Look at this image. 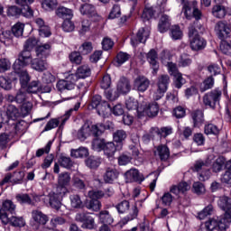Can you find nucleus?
Wrapping results in <instances>:
<instances>
[{
  "label": "nucleus",
  "instance_id": "9d476101",
  "mask_svg": "<svg viewBox=\"0 0 231 231\" xmlns=\"http://www.w3.org/2000/svg\"><path fill=\"white\" fill-rule=\"evenodd\" d=\"M188 5L189 6V10L188 11V15H189V18L187 17L185 14L186 19H192V17L195 19V22L190 24V26H195V29L201 28V24L198 21L203 17V14L200 10L198 9V2L193 1L191 4L188 2Z\"/></svg>",
  "mask_w": 231,
  "mask_h": 231
},
{
  "label": "nucleus",
  "instance_id": "6e6552de",
  "mask_svg": "<svg viewBox=\"0 0 231 231\" xmlns=\"http://www.w3.org/2000/svg\"><path fill=\"white\" fill-rule=\"evenodd\" d=\"M171 83V78L167 74H163L158 77L157 79V91L154 94V99L160 100L167 92L169 84Z\"/></svg>",
  "mask_w": 231,
  "mask_h": 231
},
{
  "label": "nucleus",
  "instance_id": "2eb2a0df",
  "mask_svg": "<svg viewBox=\"0 0 231 231\" xmlns=\"http://www.w3.org/2000/svg\"><path fill=\"white\" fill-rule=\"evenodd\" d=\"M134 86L137 91L144 93V91H147V89H149V86H151V80H149V79L144 76H138L134 79Z\"/></svg>",
  "mask_w": 231,
  "mask_h": 231
},
{
  "label": "nucleus",
  "instance_id": "7c9ffc66",
  "mask_svg": "<svg viewBox=\"0 0 231 231\" xmlns=\"http://www.w3.org/2000/svg\"><path fill=\"white\" fill-rule=\"evenodd\" d=\"M62 198L53 194H49V203L51 208H55V210H59L60 207L62 206Z\"/></svg>",
  "mask_w": 231,
  "mask_h": 231
},
{
  "label": "nucleus",
  "instance_id": "5701e85b",
  "mask_svg": "<svg viewBox=\"0 0 231 231\" xmlns=\"http://www.w3.org/2000/svg\"><path fill=\"white\" fill-rule=\"evenodd\" d=\"M154 154L160 158L161 162H167L171 157V151L167 145L161 144L156 147Z\"/></svg>",
  "mask_w": 231,
  "mask_h": 231
},
{
  "label": "nucleus",
  "instance_id": "2f4dec72",
  "mask_svg": "<svg viewBox=\"0 0 231 231\" xmlns=\"http://www.w3.org/2000/svg\"><path fill=\"white\" fill-rule=\"evenodd\" d=\"M95 138L92 141V149L93 151H97V152H100V151H104V147H106V139L100 138L99 136H94Z\"/></svg>",
  "mask_w": 231,
  "mask_h": 231
},
{
  "label": "nucleus",
  "instance_id": "3c124183",
  "mask_svg": "<svg viewBox=\"0 0 231 231\" xmlns=\"http://www.w3.org/2000/svg\"><path fill=\"white\" fill-rule=\"evenodd\" d=\"M28 92L26 90L21 88L17 91L15 95V102L16 104H24L26 100H28Z\"/></svg>",
  "mask_w": 231,
  "mask_h": 231
},
{
  "label": "nucleus",
  "instance_id": "412c9836",
  "mask_svg": "<svg viewBox=\"0 0 231 231\" xmlns=\"http://www.w3.org/2000/svg\"><path fill=\"white\" fill-rule=\"evenodd\" d=\"M120 172L115 168H106L105 174L103 175V180L105 183H115L118 180Z\"/></svg>",
  "mask_w": 231,
  "mask_h": 231
},
{
  "label": "nucleus",
  "instance_id": "ea45409f",
  "mask_svg": "<svg viewBox=\"0 0 231 231\" xmlns=\"http://www.w3.org/2000/svg\"><path fill=\"white\" fill-rule=\"evenodd\" d=\"M16 200L20 205H35V202H33L30 195L26 193L16 195Z\"/></svg>",
  "mask_w": 231,
  "mask_h": 231
},
{
  "label": "nucleus",
  "instance_id": "393cba45",
  "mask_svg": "<svg viewBox=\"0 0 231 231\" xmlns=\"http://www.w3.org/2000/svg\"><path fill=\"white\" fill-rule=\"evenodd\" d=\"M149 31L145 30L144 28L139 29L136 34V39H131L132 46H136L138 44V42L145 43L147 39H149Z\"/></svg>",
  "mask_w": 231,
  "mask_h": 231
},
{
  "label": "nucleus",
  "instance_id": "423d86ee",
  "mask_svg": "<svg viewBox=\"0 0 231 231\" xmlns=\"http://www.w3.org/2000/svg\"><path fill=\"white\" fill-rule=\"evenodd\" d=\"M159 111L160 106H158V103H149L147 99L143 100L138 108V113L141 115H147V116H156Z\"/></svg>",
  "mask_w": 231,
  "mask_h": 231
},
{
  "label": "nucleus",
  "instance_id": "f3484780",
  "mask_svg": "<svg viewBox=\"0 0 231 231\" xmlns=\"http://www.w3.org/2000/svg\"><path fill=\"white\" fill-rule=\"evenodd\" d=\"M31 68L35 69V71H39L40 73L42 71H46L48 69V61L43 58H35L31 60Z\"/></svg>",
  "mask_w": 231,
  "mask_h": 231
},
{
  "label": "nucleus",
  "instance_id": "4d7b16f0",
  "mask_svg": "<svg viewBox=\"0 0 231 231\" xmlns=\"http://www.w3.org/2000/svg\"><path fill=\"white\" fill-rule=\"evenodd\" d=\"M42 6L47 12H51L57 8V0H42Z\"/></svg>",
  "mask_w": 231,
  "mask_h": 231
},
{
  "label": "nucleus",
  "instance_id": "20e7f679",
  "mask_svg": "<svg viewBox=\"0 0 231 231\" xmlns=\"http://www.w3.org/2000/svg\"><path fill=\"white\" fill-rule=\"evenodd\" d=\"M188 35L189 38L190 48L193 51H199V50H204L205 46H207V41L199 36L196 26L189 25Z\"/></svg>",
  "mask_w": 231,
  "mask_h": 231
},
{
  "label": "nucleus",
  "instance_id": "c756f323",
  "mask_svg": "<svg viewBox=\"0 0 231 231\" xmlns=\"http://www.w3.org/2000/svg\"><path fill=\"white\" fill-rule=\"evenodd\" d=\"M215 79L214 77L208 76L207 77L203 82L200 84L199 91L200 93H205V91H208V89H212L214 88Z\"/></svg>",
  "mask_w": 231,
  "mask_h": 231
},
{
  "label": "nucleus",
  "instance_id": "a211bd4d",
  "mask_svg": "<svg viewBox=\"0 0 231 231\" xmlns=\"http://www.w3.org/2000/svg\"><path fill=\"white\" fill-rule=\"evenodd\" d=\"M122 147H123L122 143L115 144V143H113V142L106 143L105 144V147L103 148L104 154L107 158H113V156H115V153L116 152V151H121Z\"/></svg>",
  "mask_w": 231,
  "mask_h": 231
},
{
  "label": "nucleus",
  "instance_id": "338daca9",
  "mask_svg": "<svg viewBox=\"0 0 231 231\" xmlns=\"http://www.w3.org/2000/svg\"><path fill=\"white\" fill-rule=\"evenodd\" d=\"M12 177L13 180H11V183H13V185L23 183V180H24V171H14Z\"/></svg>",
  "mask_w": 231,
  "mask_h": 231
},
{
  "label": "nucleus",
  "instance_id": "f257e3e1",
  "mask_svg": "<svg viewBox=\"0 0 231 231\" xmlns=\"http://www.w3.org/2000/svg\"><path fill=\"white\" fill-rule=\"evenodd\" d=\"M217 205L221 210H224L225 214L220 217H215L206 222L205 226L207 230L214 231H225L231 223V199L224 196L220 197Z\"/></svg>",
  "mask_w": 231,
  "mask_h": 231
},
{
  "label": "nucleus",
  "instance_id": "79ce46f5",
  "mask_svg": "<svg viewBox=\"0 0 231 231\" xmlns=\"http://www.w3.org/2000/svg\"><path fill=\"white\" fill-rule=\"evenodd\" d=\"M69 200L72 208H82L84 207V203L82 202V199H80L79 195H70Z\"/></svg>",
  "mask_w": 231,
  "mask_h": 231
},
{
  "label": "nucleus",
  "instance_id": "f03ea898",
  "mask_svg": "<svg viewBox=\"0 0 231 231\" xmlns=\"http://www.w3.org/2000/svg\"><path fill=\"white\" fill-rule=\"evenodd\" d=\"M91 75V68L88 65H81L78 68L76 74H69L66 79L58 81L56 88L58 91H71L75 89V82L77 79H87Z\"/></svg>",
  "mask_w": 231,
  "mask_h": 231
},
{
  "label": "nucleus",
  "instance_id": "dca6fc26",
  "mask_svg": "<svg viewBox=\"0 0 231 231\" xmlns=\"http://www.w3.org/2000/svg\"><path fill=\"white\" fill-rule=\"evenodd\" d=\"M116 91L119 95H127L131 91V81L125 77H122L117 82Z\"/></svg>",
  "mask_w": 231,
  "mask_h": 231
},
{
  "label": "nucleus",
  "instance_id": "0e129e2a",
  "mask_svg": "<svg viewBox=\"0 0 231 231\" xmlns=\"http://www.w3.org/2000/svg\"><path fill=\"white\" fill-rule=\"evenodd\" d=\"M38 43H39V40H37V38L30 37L25 41L23 49L28 50L29 51H32V50H33Z\"/></svg>",
  "mask_w": 231,
  "mask_h": 231
},
{
  "label": "nucleus",
  "instance_id": "aec40b11",
  "mask_svg": "<svg viewBox=\"0 0 231 231\" xmlns=\"http://www.w3.org/2000/svg\"><path fill=\"white\" fill-rule=\"evenodd\" d=\"M79 12L81 15H86L87 17L93 18L98 15L97 13V8L91 4H83L79 7Z\"/></svg>",
  "mask_w": 231,
  "mask_h": 231
},
{
  "label": "nucleus",
  "instance_id": "680f3d73",
  "mask_svg": "<svg viewBox=\"0 0 231 231\" xmlns=\"http://www.w3.org/2000/svg\"><path fill=\"white\" fill-rule=\"evenodd\" d=\"M125 106L128 111H137L138 113V109H140V106H138V101H136L133 97H129L128 99H126Z\"/></svg>",
  "mask_w": 231,
  "mask_h": 231
},
{
  "label": "nucleus",
  "instance_id": "c9c22d12",
  "mask_svg": "<svg viewBox=\"0 0 231 231\" xmlns=\"http://www.w3.org/2000/svg\"><path fill=\"white\" fill-rule=\"evenodd\" d=\"M152 133H155L158 136H162L163 138H167L169 134H172V127L171 126H164L161 129L158 127H152Z\"/></svg>",
  "mask_w": 231,
  "mask_h": 231
},
{
  "label": "nucleus",
  "instance_id": "052dcab7",
  "mask_svg": "<svg viewBox=\"0 0 231 231\" xmlns=\"http://www.w3.org/2000/svg\"><path fill=\"white\" fill-rule=\"evenodd\" d=\"M204 133L205 134H214L217 136V134H219V128L214 124H208L204 127Z\"/></svg>",
  "mask_w": 231,
  "mask_h": 231
},
{
  "label": "nucleus",
  "instance_id": "864d4df0",
  "mask_svg": "<svg viewBox=\"0 0 231 231\" xmlns=\"http://www.w3.org/2000/svg\"><path fill=\"white\" fill-rule=\"evenodd\" d=\"M24 32V23H17L12 27V33L14 37H23Z\"/></svg>",
  "mask_w": 231,
  "mask_h": 231
},
{
  "label": "nucleus",
  "instance_id": "4be33fe9",
  "mask_svg": "<svg viewBox=\"0 0 231 231\" xmlns=\"http://www.w3.org/2000/svg\"><path fill=\"white\" fill-rule=\"evenodd\" d=\"M36 57L40 59H48L50 57V53L51 52V45L50 43H44L42 45H39L35 49Z\"/></svg>",
  "mask_w": 231,
  "mask_h": 231
},
{
  "label": "nucleus",
  "instance_id": "13d9d810",
  "mask_svg": "<svg viewBox=\"0 0 231 231\" xmlns=\"http://www.w3.org/2000/svg\"><path fill=\"white\" fill-rule=\"evenodd\" d=\"M171 37L173 39V41H178L183 37V32H181V29L178 25H173L171 28Z\"/></svg>",
  "mask_w": 231,
  "mask_h": 231
},
{
  "label": "nucleus",
  "instance_id": "72a5a7b5",
  "mask_svg": "<svg viewBox=\"0 0 231 231\" xmlns=\"http://www.w3.org/2000/svg\"><path fill=\"white\" fill-rule=\"evenodd\" d=\"M96 109H97L99 116H107L111 113V105L104 100Z\"/></svg>",
  "mask_w": 231,
  "mask_h": 231
},
{
  "label": "nucleus",
  "instance_id": "4c0bfd02",
  "mask_svg": "<svg viewBox=\"0 0 231 231\" xmlns=\"http://www.w3.org/2000/svg\"><path fill=\"white\" fill-rule=\"evenodd\" d=\"M70 156L72 158H86L89 156V152L88 151V148L80 147L76 150H71Z\"/></svg>",
  "mask_w": 231,
  "mask_h": 231
},
{
  "label": "nucleus",
  "instance_id": "473e14b6",
  "mask_svg": "<svg viewBox=\"0 0 231 231\" xmlns=\"http://www.w3.org/2000/svg\"><path fill=\"white\" fill-rule=\"evenodd\" d=\"M210 163H212L210 162L209 159H206V160H199L196 161L194 167H193V171L195 172H201L202 171H205L207 168L210 167Z\"/></svg>",
  "mask_w": 231,
  "mask_h": 231
},
{
  "label": "nucleus",
  "instance_id": "e2e57ef3",
  "mask_svg": "<svg viewBox=\"0 0 231 231\" xmlns=\"http://www.w3.org/2000/svg\"><path fill=\"white\" fill-rule=\"evenodd\" d=\"M9 223H11V225L13 226H24V225H26V222L24 221V218L23 217H9Z\"/></svg>",
  "mask_w": 231,
  "mask_h": 231
},
{
  "label": "nucleus",
  "instance_id": "a18cd8bd",
  "mask_svg": "<svg viewBox=\"0 0 231 231\" xmlns=\"http://www.w3.org/2000/svg\"><path fill=\"white\" fill-rule=\"evenodd\" d=\"M28 129V123L25 121H19L16 123L14 126L15 134H18V136H23L24 133H26V130Z\"/></svg>",
  "mask_w": 231,
  "mask_h": 231
},
{
  "label": "nucleus",
  "instance_id": "49530a36",
  "mask_svg": "<svg viewBox=\"0 0 231 231\" xmlns=\"http://www.w3.org/2000/svg\"><path fill=\"white\" fill-rule=\"evenodd\" d=\"M102 208V203L100 200L91 199L88 202L86 203V208L88 210H93L94 212H98Z\"/></svg>",
  "mask_w": 231,
  "mask_h": 231
},
{
  "label": "nucleus",
  "instance_id": "c03bdc74",
  "mask_svg": "<svg viewBox=\"0 0 231 231\" xmlns=\"http://www.w3.org/2000/svg\"><path fill=\"white\" fill-rule=\"evenodd\" d=\"M113 138L116 145H120L127 138V133L125 130H117L113 134Z\"/></svg>",
  "mask_w": 231,
  "mask_h": 231
},
{
  "label": "nucleus",
  "instance_id": "6e6d98bb",
  "mask_svg": "<svg viewBox=\"0 0 231 231\" xmlns=\"http://www.w3.org/2000/svg\"><path fill=\"white\" fill-rule=\"evenodd\" d=\"M192 64V59L187 53H183L180 56L179 66L180 68H187Z\"/></svg>",
  "mask_w": 231,
  "mask_h": 231
},
{
  "label": "nucleus",
  "instance_id": "f8f14e48",
  "mask_svg": "<svg viewBox=\"0 0 231 231\" xmlns=\"http://www.w3.org/2000/svg\"><path fill=\"white\" fill-rule=\"evenodd\" d=\"M8 17H19V15H23V17H33V10L30 6L19 8L17 5H11L7 9Z\"/></svg>",
  "mask_w": 231,
  "mask_h": 231
},
{
  "label": "nucleus",
  "instance_id": "58836bf2",
  "mask_svg": "<svg viewBox=\"0 0 231 231\" xmlns=\"http://www.w3.org/2000/svg\"><path fill=\"white\" fill-rule=\"evenodd\" d=\"M6 116L11 120H17L21 116V113H19V109L15 106L9 105L6 108Z\"/></svg>",
  "mask_w": 231,
  "mask_h": 231
},
{
  "label": "nucleus",
  "instance_id": "bf43d9fd",
  "mask_svg": "<svg viewBox=\"0 0 231 231\" xmlns=\"http://www.w3.org/2000/svg\"><path fill=\"white\" fill-rule=\"evenodd\" d=\"M18 59L23 60V62H32L33 60L32 59V51H28L27 49H23L19 54H18Z\"/></svg>",
  "mask_w": 231,
  "mask_h": 231
},
{
  "label": "nucleus",
  "instance_id": "7ed1b4c3",
  "mask_svg": "<svg viewBox=\"0 0 231 231\" xmlns=\"http://www.w3.org/2000/svg\"><path fill=\"white\" fill-rule=\"evenodd\" d=\"M115 125L112 122H106V125L97 123L96 125H89V124H84L82 127L78 131V138L80 142H85L89 136H102L106 129H113Z\"/></svg>",
  "mask_w": 231,
  "mask_h": 231
},
{
  "label": "nucleus",
  "instance_id": "4468645a",
  "mask_svg": "<svg viewBox=\"0 0 231 231\" xmlns=\"http://www.w3.org/2000/svg\"><path fill=\"white\" fill-rule=\"evenodd\" d=\"M125 177L128 183H133V181L142 183V181L145 180L143 174L140 173V171L137 169H130L125 173Z\"/></svg>",
  "mask_w": 231,
  "mask_h": 231
},
{
  "label": "nucleus",
  "instance_id": "1a4fd4ad",
  "mask_svg": "<svg viewBox=\"0 0 231 231\" xmlns=\"http://www.w3.org/2000/svg\"><path fill=\"white\" fill-rule=\"evenodd\" d=\"M75 221L82 223L81 228H85L86 230H95V228H97L95 217L89 215V213H77Z\"/></svg>",
  "mask_w": 231,
  "mask_h": 231
},
{
  "label": "nucleus",
  "instance_id": "5fc2aeb1",
  "mask_svg": "<svg viewBox=\"0 0 231 231\" xmlns=\"http://www.w3.org/2000/svg\"><path fill=\"white\" fill-rule=\"evenodd\" d=\"M104 95L106 98V100H109L110 102H115V100H117L120 97V94L118 90H113V89H106L104 92Z\"/></svg>",
  "mask_w": 231,
  "mask_h": 231
},
{
  "label": "nucleus",
  "instance_id": "6ab92c4d",
  "mask_svg": "<svg viewBox=\"0 0 231 231\" xmlns=\"http://www.w3.org/2000/svg\"><path fill=\"white\" fill-rule=\"evenodd\" d=\"M171 28V16L166 14H162L159 18L158 31L161 33H165Z\"/></svg>",
  "mask_w": 231,
  "mask_h": 231
},
{
  "label": "nucleus",
  "instance_id": "a19ab883",
  "mask_svg": "<svg viewBox=\"0 0 231 231\" xmlns=\"http://www.w3.org/2000/svg\"><path fill=\"white\" fill-rule=\"evenodd\" d=\"M59 163L60 165V167H63V169H71V167H73L74 165V162L71 160V158L66 156V155H61L59 158Z\"/></svg>",
  "mask_w": 231,
  "mask_h": 231
},
{
  "label": "nucleus",
  "instance_id": "0eeeda50",
  "mask_svg": "<svg viewBox=\"0 0 231 231\" xmlns=\"http://www.w3.org/2000/svg\"><path fill=\"white\" fill-rule=\"evenodd\" d=\"M48 223V216L39 210L32 211V219L30 225L33 230H40L44 228V225Z\"/></svg>",
  "mask_w": 231,
  "mask_h": 231
},
{
  "label": "nucleus",
  "instance_id": "39448f33",
  "mask_svg": "<svg viewBox=\"0 0 231 231\" xmlns=\"http://www.w3.org/2000/svg\"><path fill=\"white\" fill-rule=\"evenodd\" d=\"M223 92L219 88H215L203 96V104L210 109H216V106L219 104Z\"/></svg>",
  "mask_w": 231,
  "mask_h": 231
},
{
  "label": "nucleus",
  "instance_id": "774afa93",
  "mask_svg": "<svg viewBox=\"0 0 231 231\" xmlns=\"http://www.w3.org/2000/svg\"><path fill=\"white\" fill-rule=\"evenodd\" d=\"M0 88L5 91H10L12 89V79L5 77L0 78Z\"/></svg>",
  "mask_w": 231,
  "mask_h": 231
},
{
  "label": "nucleus",
  "instance_id": "09e8293b",
  "mask_svg": "<svg viewBox=\"0 0 231 231\" xmlns=\"http://www.w3.org/2000/svg\"><path fill=\"white\" fill-rule=\"evenodd\" d=\"M79 53L81 55H89L93 51V43L91 42H85L79 48Z\"/></svg>",
  "mask_w": 231,
  "mask_h": 231
},
{
  "label": "nucleus",
  "instance_id": "8fccbe9b",
  "mask_svg": "<svg viewBox=\"0 0 231 231\" xmlns=\"http://www.w3.org/2000/svg\"><path fill=\"white\" fill-rule=\"evenodd\" d=\"M16 75L19 76L20 84L22 88L28 87V82H30V74H28V70H23L22 72H16Z\"/></svg>",
  "mask_w": 231,
  "mask_h": 231
},
{
  "label": "nucleus",
  "instance_id": "bb28decb",
  "mask_svg": "<svg viewBox=\"0 0 231 231\" xmlns=\"http://www.w3.org/2000/svg\"><path fill=\"white\" fill-rule=\"evenodd\" d=\"M146 59L149 64H151L154 73H156V71H158V69L160 68V66L158 65V53L156 52V51L154 49H152L147 53Z\"/></svg>",
  "mask_w": 231,
  "mask_h": 231
},
{
  "label": "nucleus",
  "instance_id": "de8ad7c7",
  "mask_svg": "<svg viewBox=\"0 0 231 231\" xmlns=\"http://www.w3.org/2000/svg\"><path fill=\"white\" fill-rule=\"evenodd\" d=\"M85 163L88 169H98L100 167V159L90 156L85 161Z\"/></svg>",
  "mask_w": 231,
  "mask_h": 231
},
{
  "label": "nucleus",
  "instance_id": "37998d69",
  "mask_svg": "<svg viewBox=\"0 0 231 231\" xmlns=\"http://www.w3.org/2000/svg\"><path fill=\"white\" fill-rule=\"evenodd\" d=\"M28 66V62L23 61V60L16 59L14 65H13V69L14 73H21L23 71H26L24 68Z\"/></svg>",
  "mask_w": 231,
  "mask_h": 231
},
{
  "label": "nucleus",
  "instance_id": "c85d7f7f",
  "mask_svg": "<svg viewBox=\"0 0 231 231\" xmlns=\"http://www.w3.org/2000/svg\"><path fill=\"white\" fill-rule=\"evenodd\" d=\"M138 217V207H136V204L132 208V210L130 211L129 215L125 217L120 222V226H124V225H127L129 221H133V219H136Z\"/></svg>",
  "mask_w": 231,
  "mask_h": 231
},
{
  "label": "nucleus",
  "instance_id": "f704fd0d",
  "mask_svg": "<svg viewBox=\"0 0 231 231\" xmlns=\"http://www.w3.org/2000/svg\"><path fill=\"white\" fill-rule=\"evenodd\" d=\"M212 14L217 19H223L226 15V7L225 5H217L212 8Z\"/></svg>",
  "mask_w": 231,
  "mask_h": 231
},
{
  "label": "nucleus",
  "instance_id": "a878e982",
  "mask_svg": "<svg viewBox=\"0 0 231 231\" xmlns=\"http://www.w3.org/2000/svg\"><path fill=\"white\" fill-rule=\"evenodd\" d=\"M191 118L193 120V127H200L205 122V116L203 110H194L191 112Z\"/></svg>",
  "mask_w": 231,
  "mask_h": 231
},
{
  "label": "nucleus",
  "instance_id": "e433bc0d",
  "mask_svg": "<svg viewBox=\"0 0 231 231\" xmlns=\"http://www.w3.org/2000/svg\"><path fill=\"white\" fill-rule=\"evenodd\" d=\"M69 183H71V174L68 171L61 172L58 177V184L69 187Z\"/></svg>",
  "mask_w": 231,
  "mask_h": 231
},
{
  "label": "nucleus",
  "instance_id": "9b49d317",
  "mask_svg": "<svg viewBox=\"0 0 231 231\" xmlns=\"http://www.w3.org/2000/svg\"><path fill=\"white\" fill-rule=\"evenodd\" d=\"M215 32L220 41H225L231 37V24L226 22H217L215 25Z\"/></svg>",
  "mask_w": 231,
  "mask_h": 231
},
{
  "label": "nucleus",
  "instance_id": "cd10ccee",
  "mask_svg": "<svg viewBox=\"0 0 231 231\" xmlns=\"http://www.w3.org/2000/svg\"><path fill=\"white\" fill-rule=\"evenodd\" d=\"M55 14L57 17H60V19H64L65 21L68 19H73V10L65 6L58 7Z\"/></svg>",
  "mask_w": 231,
  "mask_h": 231
},
{
  "label": "nucleus",
  "instance_id": "ddd939ff",
  "mask_svg": "<svg viewBox=\"0 0 231 231\" xmlns=\"http://www.w3.org/2000/svg\"><path fill=\"white\" fill-rule=\"evenodd\" d=\"M8 212L10 214H15V206L12 200L4 201L0 209L1 221L4 223V225H8V223H10V217L8 216Z\"/></svg>",
  "mask_w": 231,
  "mask_h": 231
},
{
  "label": "nucleus",
  "instance_id": "603ef678",
  "mask_svg": "<svg viewBox=\"0 0 231 231\" xmlns=\"http://www.w3.org/2000/svg\"><path fill=\"white\" fill-rule=\"evenodd\" d=\"M154 14H156V10H154V7H146L143 9L141 17L143 21H151V19L154 17Z\"/></svg>",
  "mask_w": 231,
  "mask_h": 231
},
{
  "label": "nucleus",
  "instance_id": "69168bd1",
  "mask_svg": "<svg viewBox=\"0 0 231 231\" xmlns=\"http://www.w3.org/2000/svg\"><path fill=\"white\" fill-rule=\"evenodd\" d=\"M130 207L131 205L129 204L128 200H123L116 206V208L118 214H125V212L129 210Z\"/></svg>",
  "mask_w": 231,
  "mask_h": 231
},
{
  "label": "nucleus",
  "instance_id": "b1692460",
  "mask_svg": "<svg viewBox=\"0 0 231 231\" xmlns=\"http://www.w3.org/2000/svg\"><path fill=\"white\" fill-rule=\"evenodd\" d=\"M98 221L101 225H113L115 218L108 210L103 209L97 214Z\"/></svg>",
  "mask_w": 231,
  "mask_h": 231
}]
</instances>
